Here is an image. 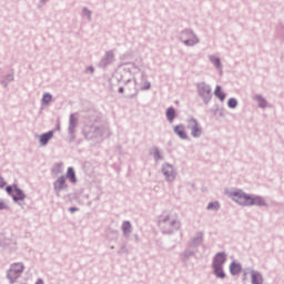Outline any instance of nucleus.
I'll return each instance as SVG.
<instances>
[{"instance_id": "nucleus-1", "label": "nucleus", "mask_w": 284, "mask_h": 284, "mask_svg": "<svg viewBox=\"0 0 284 284\" xmlns=\"http://www.w3.org/2000/svg\"><path fill=\"white\" fill-rule=\"evenodd\" d=\"M226 195L231 201L237 203V205H241L242 207H252L253 205H256L257 207H267V202L263 196L250 195L241 189H231L230 191H226Z\"/></svg>"}, {"instance_id": "nucleus-2", "label": "nucleus", "mask_w": 284, "mask_h": 284, "mask_svg": "<svg viewBox=\"0 0 284 284\" xmlns=\"http://www.w3.org/2000/svg\"><path fill=\"white\" fill-rule=\"evenodd\" d=\"M158 227L162 234L172 236L174 232L181 230V220L179 215L172 211H164L158 217Z\"/></svg>"}, {"instance_id": "nucleus-3", "label": "nucleus", "mask_w": 284, "mask_h": 284, "mask_svg": "<svg viewBox=\"0 0 284 284\" xmlns=\"http://www.w3.org/2000/svg\"><path fill=\"white\" fill-rule=\"evenodd\" d=\"M179 41L185 45V48H194L201 43V38H199V34H196L192 28H185L180 31Z\"/></svg>"}, {"instance_id": "nucleus-4", "label": "nucleus", "mask_w": 284, "mask_h": 284, "mask_svg": "<svg viewBox=\"0 0 284 284\" xmlns=\"http://www.w3.org/2000/svg\"><path fill=\"white\" fill-rule=\"evenodd\" d=\"M105 132L108 129L104 126H95V125H84L83 134L88 141H94L99 143V141H103V136H105Z\"/></svg>"}, {"instance_id": "nucleus-5", "label": "nucleus", "mask_w": 284, "mask_h": 284, "mask_svg": "<svg viewBox=\"0 0 284 284\" xmlns=\"http://www.w3.org/2000/svg\"><path fill=\"white\" fill-rule=\"evenodd\" d=\"M26 271V265L22 262L12 263L7 271V278L10 284H14L21 278V274Z\"/></svg>"}, {"instance_id": "nucleus-6", "label": "nucleus", "mask_w": 284, "mask_h": 284, "mask_svg": "<svg viewBox=\"0 0 284 284\" xmlns=\"http://www.w3.org/2000/svg\"><path fill=\"white\" fill-rule=\"evenodd\" d=\"M196 90L199 97L203 100V103L207 105L212 101V87L205 82H200L196 84Z\"/></svg>"}, {"instance_id": "nucleus-7", "label": "nucleus", "mask_w": 284, "mask_h": 284, "mask_svg": "<svg viewBox=\"0 0 284 284\" xmlns=\"http://www.w3.org/2000/svg\"><path fill=\"white\" fill-rule=\"evenodd\" d=\"M161 174H163L166 183H174L176 181V169L168 162L161 165Z\"/></svg>"}, {"instance_id": "nucleus-8", "label": "nucleus", "mask_w": 284, "mask_h": 284, "mask_svg": "<svg viewBox=\"0 0 284 284\" xmlns=\"http://www.w3.org/2000/svg\"><path fill=\"white\" fill-rule=\"evenodd\" d=\"M186 129L190 130L193 139H201V136H203V126H201L199 120L194 118L187 120Z\"/></svg>"}, {"instance_id": "nucleus-9", "label": "nucleus", "mask_w": 284, "mask_h": 284, "mask_svg": "<svg viewBox=\"0 0 284 284\" xmlns=\"http://www.w3.org/2000/svg\"><path fill=\"white\" fill-rule=\"evenodd\" d=\"M116 61V53L114 50H108L104 52L103 57L100 59L98 63V68L101 70H105L106 68H110L112 63Z\"/></svg>"}, {"instance_id": "nucleus-10", "label": "nucleus", "mask_w": 284, "mask_h": 284, "mask_svg": "<svg viewBox=\"0 0 284 284\" xmlns=\"http://www.w3.org/2000/svg\"><path fill=\"white\" fill-rule=\"evenodd\" d=\"M79 125V114L78 113H71L69 116V141L70 143L74 142L77 139V135L74 134L77 132V126Z\"/></svg>"}, {"instance_id": "nucleus-11", "label": "nucleus", "mask_w": 284, "mask_h": 284, "mask_svg": "<svg viewBox=\"0 0 284 284\" xmlns=\"http://www.w3.org/2000/svg\"><path fill=\"white\" fill-rule=\"evenodd\" d=\"M0 247H3L7 252H17L19 250V246L17 245V240L2 237L0 239Z\"/></svg>"}, {"instance_id": "nucleus-12", "label": "nucleus", "mask_w": 284, "mask_h": 284, "mask_svg": "<svg viewBox=\"0 0 284 284\" xmlns=\"http://www.w3.org/2000/svg\"><path fill=\"white\" fill-rule=\"evenodd\" d=\"M53 190L55 196H61V192L68 190V183H65V176H60L53 182Z\"/></svg>"}, {"instance_id": "nucleus-13", "label": "nucleus", "mask_w": 284, "mask_h": 284, "mask_svg": "<svg viewBox=\"0 0 284 284\" xmlns=\"http://www.w3.org/2000/svg\"><path fill=\"white\" fill-rule=\"evenodd\" d=\"M227 261V254L225 252L216 253L212 261V267H223Z\"/></svg>"}, {"instance_id": "nucleus-14", "label": "nucleus", "mask_w": 284, "mask_h": 284, "mask_svg": "<svg viewBox=\"0 0 284 284\" xmlns=\"http://www.w3.org/2000/svg\"><path fill=\"white\" fill-rule=\"evenodd\" d=\"M121 230L124 239H130L132 232H134V229L132 227V223L130 221H123Z\"/></svg>"}, {"instance_id": "nucleus-15", "label": "nucleus", "mask_w": 284, "mask_h": 284, "mask_svg": "<svg viewBox=\"0 0 284 284\" xmlns=\"http://www.w3.org/2000/svg\"><path fill=\"white\" fill-rule=\"evenodd\" d=\"M209 61L214 65L215 70L220 72V74H223V63H221V58H217L214 54L209 55Z\"/></svg>"}, {"instance_id": "nucleus-16", "label": "nucleus", "mask_w": 284, "mask_h": 284, "mask_svg": "<svg viewBox=\"0 0 284 284\" xmlns=\"http://www.w3.org/2000/svg\"><path fill=\"white\" fill-rule=\"evenodd\" d=\"M173 132L176 134V136H179V139H182V141H187L189 136L183 124L175 125Z\"/></svg>"}, {"instance_id": "nucleus-17", "label": "nucleus", "mask_w": 284, "mask_h": 284, "mask_svg": "<svg viewBox=\"0 0 284 284\" xmlns=\"http://www.w3.org/2000/svg\"><path fill=\"white\" fill-rule=\"evenodd\" d=\"M195 254H196V252L193 251L192 247H189L180 254V260L182 263H187V261H190V258H192V256H195Z\"/></svg>"}, {"instance_id": "nucleus-18", "label": "nucleus", "mask_w": 284, "mask_h": 284, "mask_svg": "<svg viewBox=\"0 0 284 284\" xmlns=\"http://www.w3.org/2000/svg\"><path fill=\"white\" fill-rule=\"evenodd\" d=\"M253 101H255L257 103V108H261L262 110H265V108H270V103L261 94L253 95Z\"/></svg>"}, {"instance_id": "nucleus-19", "label": "nucleus", "mask_w": 284, "mask_h": 284, "mask_svg": "<svg viewBox=\"0 0 284 284\" xmlns=\"http://www.w3.org/2000/svg\"><path fill=\"white\" fill-rule=\"evenodd\" d=\"M250 274H251V283L252 284H263L264 283L263 274H261V272L251 270Z\"/></svg>"}, {"instance_id": "nucleus-20", "label": "nucleus", "mask_w": 284, "mask_h": 284, "mask_svg": "<svg viewBox=\"0 0 284 284\" xmlns=\"http://www.w3.org/2000/svg\"><path fill=\"white\" fill-rule=\"evenodd\" d=\"M54 136V131H49L47 133H43L39 136V141H40V145L42 148H45V145H48V143H50V140Z\"/></svg>"}, {"instance_id": "nucleus-21", "label": "nucleus", "mask_w": 284, "mask_h": 284, "mask_svg": "<svg viewBox=\"0 0 284 284\" xmlns=\"http://www.w3.org/2000/svg\"><path fill=\"white\" fill-rule=\"evenodd\" d=\"M203 243V232L196 233V235L189 242L190 247H199Z\"/></svg>"}, {"instance_id": "nucleus-22", "label": "nucleus", "mask_w": 284, "mask_h": 284, "mask_svg": "<svg viewBox=\"0 0 284 284\" xmlns=\"http://www.w3.org/2000/svg\"><path fill=\"white\" fill-rule=\"evenodd\" d=\"M242 271L243 266L241 265V263L232 262L230 264V273L232 274V276H239Z\"/></svg>"}, {"instance_id": "nucleus-23", "label": "nucleus", "mask_w": 284, "mask_h": 284, "mask_svg": "<svg viewBox=\"0 0 284 284\" xmlns=\"http://www.w3.org/2000/svg\"><path fill=\"white\" fill-rule=\"evenodd\" d=\"M14 193L16 195H12V200L16 203L19 201H26V193H23V190L19 189L17 185H14Z\"/></svg>"}, {"instance_id": "nucleus-24", "label": "nucleus", "mask_w": 284, "mask_h": 284, "mask_svg": "<svg viewBox=\"0 0 284 284\" xmlns=\"http://www.w3.org/2000/svg\"><path fill=\"white\" fill-rule=\"evenodd\" d=\"M141 79H142V84L140 90H150L152 88V83L148 81V75L145 74V71H141Z\"/></svg>"}, {"instance_id": "nucleus-25", "label": "nucleus", "mask_w": 284, "mask_h": 284, "mask_svg": "<svg viewBox=\"0 0 284 284\" xmlns=\"http://www.w3.org/2000/svg\"><path fill=\"white\" fill-rule=\"evenodd\" d=\"M174 119H176V110H174V106H171L166 109V121L174 123Z\"/></svg>"}, {"instance_id": "nucleus-26", "label": "nucleus", "mask_w": 284, "mask_h": 284, "mask_svg": "<svg viewBox=\"0 0 284 284\" xmlns=\"http://www.w3.org/2000/svg\"><path fill=\"white\" fill-rule=\"evenodd\" d=\"M213 267V274L216 276V278H225V271H223V266H212Z\"/></svg>"}, {"instance_id": "nucleus-27", "label": "nucleus", "mask_w": 284, "mask_h": 284, "mask_svg": "<svg viewBox=\"0 0 284 284\" xmlns=\"http://www.w3.org/2000/svg\"><path fill=\"white\" fill-rule=\"evenodd\" d=\"M12 81H14V73H9L0 81V83L3 88H8L9 83H12Z\"/></svg>"}, {"instance_id": "nucleus-28", "label": "nucleus", "mask_w": 284, "mask_h": 284, "mask_svg": "<svg viewBox=\"0 0 284 284\" xmlns=\"http://www.w3.org/2000/svg\"><path fill=\"white\" fill-rule=\"evenodd\" d=\"M151 154L153 155V159L156 163H159V161H163V154H161V151L159 150V148H153L151 150Z\"/></svg>"}, {"instance_id": "nucleus-29", "label": "nucleus", "mask_w": 284, "mask_h": 284, "mask_svg": "<svg viewBox=\"0 0 284 284\" xmlns=\"http://www.w3.org/2000/svg\"><path fill=\"white\" fill-rule=\"evenodd\" d=\"M209 212H219L221 210V203L219 201L210 202L206 206Z\"/></svg>"}, {"instance_id": "nucleus-30", "label": "nucleus", "mask_w": 284, "mask_h": 284, "mask_svg": "<svg viewBox=\"0 0 284 284\" xmlns=\"http://www.w3.org/2000/svg\"><path fill=\"white\" fill-rule=\"evenodd\" d=\"M67 179H69L71 183H77V173L74 172V169L72 168L68 169Z\"/></svg>"}, {"instance_id": "nucleus-31", "label": "nucleus", "mask_w": 284, "mask_h": 284, "mask_svg": "<svg viewBox=\"0 0 284 284\" xmlns=\"http://www.w3.org/2000/svg\"><path fill=\"white\" fill-rule=\"evenodd\" d=\"M214 95L220 99V101H225V93L221 91V85L215 87Z\"/></svg>"}, {"instance_id": "nucleus-32", "label": "nucleus", "mask_w": 284, "mask_h": 284, "mask_svg": "<svg viewBox=\"0 0 284 284\" xmlns=\"http://www.w3.org/2000/svg\"><path fill=\"white\" fill-rule=\"evenodd\" d=\"M52 103V94L44 93L42 97V105H50Z\"/></svg>"}, {"instance_id": "nucleus-33", "label": "nucleus", "mask_w": 284, "mask_h": 284, "mask_svg": "<svg viewBox=\"0 0 284 284\" xmlns=\"http://www.w3.org/2000/svg\"><path fill=\"white\" fill-rule=\"evenodd\" d=\"M82 13L87 17L88 21H92V11H90V9L87 7L82 8Z\"/></svg>"}, {"instance_id": "nucleus-34", "label": "nucleus", "mask_w": 284, "mask_h": 284, "mask_svg": "<svg viewBox=\"0 0 284 284\" xmlns=\"http://www.w3.org/2000/svg\"><path fill=\"white\" fill-rule=\"evenodd\" d=\"M227 105L229 108H231V110H234V108L239 105V101H236L235 98H230L227 101Z\"/></svg>"}, {"instance_id": "nucleus-35", "label": "nucleus", "mask_w": 284, "mask_h": 284, "mask_svg": "<svg viewBox=\"0 0 284 284\" xmlns=\"http://www.w3.org/2000/svg\"><path fill=\"white\" fill-rule=\"evenodd\" d=\"M129 65H131L133 68V70H138L139 72H141V68H143V60H140L139 63H129Z\"/></svg>"}, {"instance_id": "nucleus-36", "label": "nucleus", "mask_w": 284, "mask_h": 284, "mask_svg": "<svg viewBox=\"0 0 284 284\" xmlns=\"http://www.w3.org/2000/svg\"><path fill=\"white\" fill-rule=\"evenodd\" d=\"M1 210H10V205L3 200L0 199V211Z\"/></svg>"}, {"instance_id": "nucleus-37", "label": "nucleus", "mask_w": 284, "mask_h": 284, "mask_svg": "<svg viewBox=\"0 0 284 284\" xmlns=\"http://www.w3.org/2000/svg\"><path fill=\"white\" fill-rule=\"evenodd\" d=\"M138 85H139V83L136 82V80H134V88H133L134 94L131 97H136V94H139V90L136 89Z\"/></svg>"}, {"instance_id": "nucleus-38", "label": "nucleus", "mask_w": 284, "mask_h": 284, "mask_svg": "<svg viewBox=\"0 0 284 284\" xmlns=\"http://www.w3.org/2000/svg\"><path fill=\"white\" fill-rule=\"evenodd\" d=\"M87 72H90V74H94V67H88Z\"/></svg>"}, {"instance_id": "nucleus-39", "label": "nucleus", "mask_w": 284, "mask_h": 284, "mask_svg": "<svg viewBox=\"0 0 284 284\" xmlns=\"http://www.w3.org/2000/svg\"><path fill=\"white\" fill-rule=\"evenodd\" d=\"M0 187H6V180L0 176Z\"/></svg>"}, {"instance_id": "nucleus-40", "label": "nucleus", "mask_w": 284, "mask_h": 284, "mask_svg": "<svg viewBox=\"0 0 284 284\" xmlns=\"http://www.w3.org/2000/svg\"><path fill=\"white\" fill-rule=\"evenodd\" d=\"M6 192H7L8 194H12V186H7V187H6Z\"/></svg>"}, {"instance_id": "nucleus-41", "label": "nucleus", "mask_w": 284, "mask_h": 284, "mask_svg": "<svg viewBox=\"0 0 284 284\" xmlns=\"http://www.w3.org/2000/svg\"><path fill=\"white\" fill-rule=\"evenodd\" d=\"M69 212H71V213H72V212H79V209H78V207H70V209H69Z\"/></svg>"}, {"instance_id": "nucleus-42", "label": "nucleus", "mask_w": 284, "mask_h": 284, "mask_svg": "<svg viewBox=\"0 0 284 284\" xmlns=\"http://www.w3.org/2000/svg\"><path fill=\"white\" fill-rule=\"evenodd\" d=\"M124 88L123 87H120L119 89H118V92L120 93V94H123V92H124Z\"/></svg>"}, {"instance_id": "nucleus-43", "label": "nucleus", "mask_w": 284, "mask_h": 284, "mask_svg": "<svg viewBox=\"0 0 284 284\" xmlns=\"http://www.w3.org/2000/svg\"><path fill=\"white\" fill-rule=\"evenodd\" d=\"M130 83H132V80H128L126 83H125V88L126 90H130V88L128 85H130Z\"/></svg>"}, {"instance_id": "nucleus-44", "label": "nucleus", "mask_w": 284, "mask_h": 284, "mask_svg": "<svg viewBox=\"0 0 284 284\" xmlns=\"http://www.w3.org/2000/svg\"><path fill=\"white\" fill-rule=\"evenodd\" d=\"M36 284H43V280L42 278H38Z\"/></svg>"}, {"instance_id": "nucleus-45", "label": "nucleus", "mask_w": 284, "mask_h": 284, "mask_svg": "<svg viewBox=\"0 0 284 284\" xmlns=\"http://www.w3.org/2000/svg\"><path fill=\"white\" fill-rule=\"evenodd\" d=\"M48 1H50V0H40V3H42V6H43V4L48 3Z\"/></svg>"}, {"instance_id": "nucleus-46", "label": "nucleus", "mask_w": 284, "mask_h": 284, "mask_svg": "<svg viewBox=\"0 0 284 284\" xmlns=\"http://www.w3.org/2000/svg\"><path fill=\"white\" fill-rule=\"evenodd\" d=\"M122 250L128 253V248H125V245L122 246Z\"/></svg>"}, {"instance_id": "nucleus-47", "label": "nucleus", "mask_w": 284, "mask_h": 284, "mask_svg": "<svg viewBox=\"0 0 284 284\" xmlns=\"http://www.w3.org/2000/svg\"><path fill=\"white\" fill-rule=\"evenodd\" d=\"M245 276H247V273H244V281H245Z\"/></svg>"}, {"instance_id": "nucleus-48", "label": "nucleus", "mask_w": 284, "mask_h": 284, "mask_svg": "<svg viewBox=\"0 0 284 284\" xmlns=\"http://www.w3.org/2000/svg\"><path fill=\"white\" fill-rule=\"evenodd\" d=\"M111 250H114V246H111Z\"/></svg>"}]
</instances>
